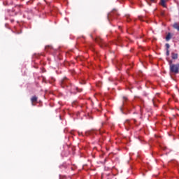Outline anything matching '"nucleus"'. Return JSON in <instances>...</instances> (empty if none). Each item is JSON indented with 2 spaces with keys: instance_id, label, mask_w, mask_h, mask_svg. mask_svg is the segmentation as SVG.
Wrapping results in <instances>:
<instances>
[{
  "instance_id": "f257e3e1",
  "label": "nucleus",
  "mask_w": 179,
  "mask_h": 179,
  "mask_svg": "<svg viewBox=\"0 0 179 179\" xmlns=\"http://www.w3.org/2000/svg\"><path fill=\"white\" fill-rule=\"evenodd\" d=\"M169 69L172 73H179V64H174L173 61H169Z\"/></svg>"
},
{
  "instance_id": "f03ea898",
  "label": "nucleus",
  "mask_w": 179,
  "mask_h": 179,
  "mask_svg": "<svg viewBox=\"0 0 179 179\" xmlns=\"http://www.w3.org/2000/svg\"><path fill=\"white\" fill-rule=\"evenodd\" d=\"M68 85H69V80H68V78H64L61 83V85L62 87H69V86H68Z\"/></svg>"
},
{
  "instance_id": "7ed1b4c3",
  "label": "nucleus",
  "mask_w": 179,
  "mask_h": 179,
  "mask_svg": "<svg viewBox=\"0 0 179 179\" xmlns=\"http://www.w3.org/2000/svg\"><path fill=\"white\" fill-rule=\"evenodd\" d=\"M114 15H118V13H117V10L113 9V11L108 14V20L109 22L111 20V18L114 16Z\"/></svg>"
},
{
  "instance_id": "20e7f679",
  "label": "nucleus",
  "mask_w": 179,
  "mask_h": 179,
  "mask_svg": "<svg viewBox=\"0 0 179 179\" xmlns=\"http://www.w3.org/2000/svg\"><path fill=\"white\" fill-rule=\"evenodd\" d=\"M37 100H38V97L36 96H33L31 98V104L32 106H36L34 104V103H37Z\"/></svg>"
},
{
  "instance_id": "39448f33",
  "label": "nucleus",
  "mask_w": 179,
  "mask_h": 179,
  "mask_svg": "<svg viewBox=\"0 0 179 179\" xmlns=\"http://www.w3.org/2000/svg\"><path fill=\"white\" fill-rule=\"evenodd\" d=\"M172 59H178V54L172 52L171 53Z\"/></svg>"
},
{
  "instance_id": "423d86ee",
  "label": "nucleus",
  "mask_w": 179,
  "mask_h": 179,
  "mask_svg": "<svg viewBox=\"0 0 179 179\" xmlns=\"http://www.w3.org/2000/svg\"><path fill=\"white\" fill-rule=\"evenodd\" d=\"M128 125H129V120H127L124 122V127H125L127 131H129V127H128Z\"/></svg>"
},
{
  "instance_id": "0eeeda50",
  "label": "nucleus",
  "mask_w": 179,
  "mask_h": 179,
  "mask_svg": "<svg viewBox=\"0 0 179 179\" xmlns=\"http://www.w3.org/2000/svg\"><path fill=\"white\" fill-rule=\"evenodd\" d=\"M170 40H171V34L169 33L166 36V41H170Z\"/></svg>"
},
{
  "instance_id": "6e6552de",
  "label": "nucleus",
  "mask_w": 179,
  "mask_h": 179,
  "mask_svg": "<svg viewBox=\"0 0 179 179\" xmlns=\"http://www.w3.org/2000/svg\"><path fill=\"white\" fill-rule=\"evenodd\" d=\"M96 43H98L99 44H103V45H106V43H104V41H103V39L101 38H97L96 39Z\"/></svg>"
},
{
  "instance_id": "1a4fd4ad",
  "label": "nucleus",
  "mask_w": 179,
  "mask_h": 179,
  "mask_svg": "<svg viewBox=\"0 0 179 179\" xmlns=\"http://www.w3.org/2000/svg\"><path fill=\"white\" fill-rule=\"evenodd\" d=\"M173 29H176V30H178V31H179V25L178 23L176 22L173 24Z\"/></svg>"
},
{
  "instance_id": "9d476101",
  "label": "nucleus",
  "mask_w": 179,
  "mask_h": 179,
  "mask_svg": "<svg viewBox=\"0 0 179 179\" xmlns=\"http://www.w3.org/2000/svg\"><path fill=\"white\" fill-rule=\"evenodd\" d=\"M128 101V98L127 96H123V103L122 106H125V103Z\"/></svg>"
},
{
  "instance_id": "9b49d317",
  "label": "nucleus",
  "mask_w": 179,
  "mask_h": 179,
  "mask_svg": "<svg viewBox=\"0 0 179 179\" xmlns=\"http://www.w3.org/2000/svg\"><path fill=\"white\" fill-rule=\"evenodd\" d=\"M161 5L164 8H166V1L165 0H161Z\"/></svg>"
},
{
  "instance_id": "f8f14e48",
  "label": "nucleus",
  "mask_w": 179,
  "mask_h": 179,
  "mask_svg": "<svg viewBox=\"0 0 179 179\" xmlns=\"http://www.w3.org/2000/svg\"><path fill=\"white\" fill-rule=\"evenodd\" d=\"M156 101H158V100L157 99H152V103H153L154 106H156V104H155Z\"/></svg>"
},
{
  "instance_id": "ddd939ff",
  "label": "nucleus",
  "mask_w": 179,
  "mask_h": 179,
  "mask_svg": "<svg viewBox=\"0 0 179 179\" xmlns=\"http://www.w3.org/2000/svg\"><path fill=\"white\" fill-rule=\"evenodd\" d=\"M165 47H166V50H169V48H170V44L166 43Z\"/></svg>"
},
{
  "instance_id": "4468645a",
  "label": "nucleus",
  "mask_w": 179,
  "mask_h": 179,
  "mask_svg": "<svg viewBox=\"0 0 179 179\" xmlns=\"http://www.w3.org/2000/svg\"><path fill=\"white\" fill-rule=\"evenodd\" d=\"M139 20H141V22H145V18L143 17H138Z\"/></svg>"
},
{
  "instance_id": "2eb2a0df",
  "label": "nucleus",
  "mask_w": 179,
  "mask_h": 179,
  "mask_svg": "<svg viewBox=\"0 0 179 179\" xmlns=\"http://www.w3.org/2000/svg\"><path fill=\"white\" fill-rule=\"evenodd\" d=\"M166 56L169 57V55H170V50H166Z\"/></svg>"
},
{
  "instance_id": "dca6fc26",
  "label": "nucleus",
  "mask_w": 179,
  "mask_h": 179,
  "mask_svg": "<svg viewBox=\"0 0 179 179\" xmlns=\"http://www.w3.org/2000/svg\"><path fill=\"white\" fill-rule=\"evenodd\" d=\"M48 48H51V46H46L45 50H47Z\"/></svg>"
},
{
  "instance_id": "f3484780",
  "label": "nucleus",
  "mask_w": 179,
  "mask_h": 179,
  "mask_svg": "<svg viewBox=\"0 0 179 179\" xmlns=\"http://www.w3.org/2000/svg\"><path fill=\"white\" fill-rule=\"evenodd\" d=\"M76 90H78V92H82V90H78V88H76Z\"/></svg>"
},
{
  "instance_id": "a211bd4d",
  "label": "nucleus",
  "mask_w": 179,
  "mask_h": 179,
  "mask_svg": "<svg viewBox=\"0 0 179 179\" xmlns=\"http://www.w3.org/2000/svg\"><path fill=\"white\" fill-rule=\"evenodd\" d=\"M130 20H131L130 19H128V20H127V22H130Z\"/></svg>"
},
{
  "instance_id": "6ab92c4d",
  "label": "nucleus",
  "mask_w": 179,
  "mask_h": 179,
  "mask_svg": "<svg viewBox=\"0 0 179 179\" xmlns=\"http://www.w3.org/2000/svg\"><path fill=\"white\" fill-rule=\"evenodd\" d=\"M73 89H75V87H71Z\"/></svg>"
},
{
  "instance_id": "aec40b11",
  "label": "nucleus",
  "mask_w": 179,
  "mask_h": 179,
  "mask_svg": "<svg viewBox=\"0 0 179 179\" xmlns=\"http://www.w3.org/2000/svg\"><path fill=\"white\" fill-rule=\"evenodd\" d=\"M69 90H71V92H72V90H71V89H69Z\"/></svg>"
},
{
  "instance_id": "412c9836",
  "label": "nucleus",
  "mask_w": 179,
  "mask_h": 179,
  "mask_svg": "<svg viewBox=\"0 0 179 179\" xmlns=\"http://www.w3.org/2000/svg\"><path fill=\"white\" fill-rule=\"evenodd\" d=\"M120 110H122V108H120Z\"/></svg>"
},
{
  "instance_id": "4be33fe9",
  "label": "nucleus",
  "mask_w": 179,
  "mask_h": 179,
  "mask_svg": "<svg viewBox=\"0 0 179 179\" xmlns=\"http://www.w3.org/2000/svg\"><path fill=\"white\" fill-rule=\"evenodd\" d=\"M151 1H153V0H151Z\"/></svg>"
}]
</instances>
